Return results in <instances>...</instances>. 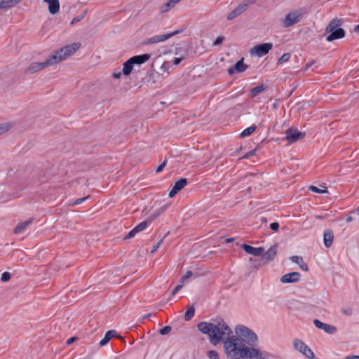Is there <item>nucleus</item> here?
I'll return each mask as SVG.
<instances>
[{
	"mask_svg": "<svg viewBox=\"0 0 359 359\" xmlns=\"http://www.w3.org/2000/svg\"><path fill=\"white\" fill-rule=\"evenodd\" d=\"M224 349L227 357L230 359H246L248 346L241 344L239 338L231 336L224 341Z\"/></svg>",
	"mask_w": 359,
	"mask_h": 359,
	"instance_id": "2",
	"label": "nucleus"
},
{
	"mask_svg": "<svg viewBox=\"0 0 359 359\" xmlns=\"http://www.w3.org/2000/svg\"><path fill=\"white\" fill-rule=\"evenodd\" d=\"M313 324L315 325V326L317 328H318L320 330H323L325 332H326L327 334H334L337 330V329L335 326H333V325H329L327 323H324L318 319H315L313 320Z\"/></svg>",
	"mask_w": 359,
	"mask_h": 359,
	"instance_id": "14",
	"label": "nucleus"
},
{
	"mask_svg": "<svg viewBox=\"0 0 359 359\" xmlns=\"http://www.w3.org/2000/svg\"><path fill=\"white\" fill-rule=\"evenodd\" d=\"M270 228L274 231H278L279 229V224L278 222H273L270 224Z\"/></svg>",
	"mask_w": 359,
	"mask_h": 359,
	"instance_id": "47",
	"label": "nucleus"
},
{
	"mask_svg": "<svg viewBox=\"0 0 359 359\" xmlns=\"http://www.w3.org/2000/svg\"><path fill=\"white\" fill-rule=\"evenodd\" d=\"M353 220V218L351 215H349L346 217V222H348V223L352 222Z\"/></svg>",
	"mask_w": 359,
	"mask_h": 359,
	"instance_id": "57",
	"label": "nucleus"
},
{
	"mask_svg": "<svg viewBox=\"0 0 359 359\" xmlns=\"http://www.w3.org/2000/svg\"><path fill=\"white\" fill-rule=\"evenodd\" d=\"M255 2V0L249 2H243L238 5L236 8H235L231 12H230L227 15V19L229 20H231L240 15L242 13H243L250 4H252Z\"/></svg>",
	"mask_w": 359,
	"mask_h": 359,
	"instance_id": "13",
	"label": "nucleus"
},
{
	"mask_svg": "<svg viewBox=\"0 0 359 359\" xmlns=\"http://www.w3.org/2000/svg\"><path fill=\"white\" fill-rule=\"evenodd\" d=\"M167 205H163L158 209L156 210L149 217L148 219L152 222L154 220H155L157 217H158L161 215H162L165 210L167 209Z\"/></svg>",
	"mask_w": 359,
	"mask_h": 359,
	"instance_id": "25",
	"label": "nucleus"
},
{
	"mask_svg": "<svg viewBox=\"0 0 359 359\" xmlns=\"http://www.w3.org/2000/svg\"><path fill=\"white\" fill-rule=\"evenodd\" d=\"M187 184L186 178H181L175 182L172 189L169 192V197H174L180 191H181Z\"/></svg>",
	"mask_w": 359,
	"mask_h": 359,
	"instance_id": "16",
	"label": "nucleus"
},
{
	"mask_svg": "<svg viewBox=\"0 0 359 359\" xmlns=\"http://www.w3.org/2000/svg\"><path fill=\"white\" fill-rule=\"evenodd\" d=\"M53 65V62L50 61V57H48L45 62H34L29 64L25 69L24 72L26 74H32L36 72H39L40 70Z\"/></svg>",
	"mask_w": 359,
	"mask_h": 359,
	"instance_id": "6",
	"label": "nucleus"
},
{
	"mask_svg": "<svg viewBox=\"0 0 359 359\" xmlns=\"http://www.w3.org/2000/svg\"><path fill=\"white\" fill-rule=\"evenodd\" d=\"M341 312L346 316H351L353 315V309L351 307H343L341 309Z\"/></svg>",
	"mask_w": 359,
	"mask_h": 359,
	"instance_id": "35",
	"label": "nucleus"
},
{
	"mask_svg": "<svg viewBox=\"0 0 359 359\" xmlns=\"http://www.w3.org/2000/svg\"><path fill=\"white\" fill-rule=\"evenodd\" d=\"M121 72H118V73L114 72V73L113 74V76H114V78H116V79H119V78L121 77Z\"/></svg>",
	"mask_w": 359,
	"mask_h": 359,
	"instance_id": "55",
	"label": "nucleus"
},
{
	"mask_svg": "<svg viewBox=\"0 0 359 359\" xmlns=\"http://www.w3.org/2000/svg\"><path fill=\"white\" fill-rule=\"evenodd\" d=\"M272 48L273 44L271 43H264L255 46L250 50V53L252 55H256L261 57L266 55Z\"/></svg>",
	"mask_w": 359,
	"mask_h": 359,
	"instance_id": "9",
	"label": "nucleus"
},
{
	"mask_svg": "<svg viewBox=\"0 0 359 359\" xmlns=\"http://www.w3.org/2000/svg\"><path fill=\"white\" fill-rule=\"evenodd\" d=\"M315 217L318 219H323L325 218V217L323 215H316Z\"/></svg>",
	"mask_w": 359,
	"mask_h": 359,
	"instance_id": "60",
	"label": "nucleus"
},
{
	"mask_svg": "<svg viewBox=\"0 0 359 359\" xmlns=\"http://www.w3.org/2000/svg\"><path fill=\"white\" fill-rule=\"evenodd\" d=\"M18 4L17 0H2L0 1V8H11Z\"/></svg>",
	"mask_w": 359,
	"mask_h": 359,
	"instance_id": "28",
	"label": "nucleus"
},
{
	"mask_svg": "<svg viewBox=\"0 0 359 359\" xmlns=\"http://www.w3.org/2000/svg\"><path fill=\"white\" fill-rule=\"evenodd\" d=\"M333 232L331 230H326L323 234L324 244L327 248H330L333 243Z\"/></svg>",
	"mask_w": 359,
	"mask_h": 359,
	"instance_id": "24",
	"label": "nucleus"
},
{
	"mask_svg": "<svg viewBox=\"0 0 359 359\" xmlns=\"http://www.w3.org/2000/svg\"><path fill=\"white\" fill-rule=\"evenodd\" d=\"M345 359H359V355H348Z\"/></svg>",
	"mask_w": 359,
	"mask_h": 359,
	"instance_id": "54",
	"label": "nucleus"
},
{
	"mask_svg": "<svg viewBox=\"0 0 359 359\" xmlns=\"http://www.w3.org/2000/svg\"><path fill=\"white\" fill-rule=\"evenodd\" d=\"M174 6L171 4L170 1H168L167 3L163 4L161 7V13H165L168 11L170 8H172Z\"/></svg>",
	"mask_w": 359,
	"mask_h": 359,
	"instance_id": "34",
	"label": "nucleus"
},
{
	"mask_svg": "<svg viewBox=\"0 0 359 359\" xmlns=\"http://www.w3.org/2000/svg\"><path fill=\"white\" fill-rule=\"evenodd\" d=\"M76 339H77V337H72L69 338V339L67 341V344H72L73 342H74Z\"/></svg>",
	"mask_w": 359,
	"mask_h": 359,
	"instance_id": "52",
	"label": "nucleus"
},
{
	"mask_svg": "<svg viewBox=\"0 0 359 359\" xmlns=\"http://www.w3.org/2000/svg\"><path fill=\"white\" fill-rule=\"evenodd\" d=\"M290 259L293 262L297 264L302 270H303L304 271H308L309 267H308L306 263L304 262V261L302 257L294 255V256L291 257Z\"/></svg>",
	"mask_w": 359,
	"mask_h": 359,
	"instance_id": "23",
	"label": "nucleus"
},
{
	"mask_svg": "<svg viewBox=\"0 0 359 359\" xmlns=\"http://www.w3.org/2000/svg\"><path fill=\"white\" fill-rule=\"evenodd\" d=\"M182 287V285H177L175 289L172 292V295H175L177 292Z\"/></svg>",
	"mask_w": 359,
	"mask_h": 359,
	"instance_id": "51",
	"label": "nucleus"
},
{
	"mask_svg": "<svg viewBox=\"0 0 359 359\" xmlns=\"http://www.w3.org/2000/svg\"><path fill=\"white\" fill-rule=\"evenodd\" d=\"M354 31H355L356 33H358V34H359V25H357L354 27Z\"/></svg>",
	"mask_w": 359,
	"mask_h": 359,
	"instance_id": "59",
	"label": "nucleus"
},
{
	"mask_svg": "<svg viewBox=\"0 0 359 359\" xmlns=\"http://www.w3.org/2000/svg\"><path fill=\"white\" fill-rule=\"evenodd\" d=\"M290 58V53H284L278 60V65H280L283 62H287Z\"/></svg>",
	"mask_w": 359,
	"mask_h": 359,
	"instance_id": "36",
	"label": "nucleus"
},
{
	"mask_svg": "<svg viewBox=\"0 0 359 359\" xmlns=\"http://www.w3.org/2000/svg\"><path fill=\"white\" fill-rule=\"evenodd\" d=\"M303 17V13L301 11H294L289 13L283 20L284 27H290L299 22Z\"/></svg>",
	"mask_w": 359,
	"mask_h": 359,
	"instance_id": "8",
	"label": "nucleus"
},
{
	"mask_svg": "<svg viewBox=\"0 0 359 359\" xmlns=\"http://www.w3.org/2000/svg\"><path fill=\"white\" fill-rule=\"evenodd\" d=\"M87 13H88V10L86 9V10L83 11V13L80 15L82 16V18H83L86 16V15L87 14Z\"/></svg>",
	"mask_w": 359,
	"mask_h": 359,
	"instance_id": "58",
	"label": "nucleus"
},
{
	"mask_svg": "<svg viewBox=\"0 0 359 359\" xmlns=\"http://www.w3.org/2000/svg\"><path fill=\"white\" fill-rule=\"evenodd\" d=\"M161 69L163 70V72H167L168 71V66H167V64L165 62H164L161 65Z\"/></svg>",
	"mask_w": 359,
	"mask_h": 359,
	"instance_id": "53",
	"label": "nucleus"
},
{
	"mask_svg": "<svg viewBox=\"0 0 359 359\" xmlns=\"http://www.w3.org/2000/svg\"><path fill=\"white\" fill-rule=\"evenodd\" d=\"M265 88L266 86L264 85H259L251 89L250 95L252 97H254L257 96L258 94L261 93Z\"/></svg>",
	"mask_w": 359,
	"mask_h": 359,
	"instance_id": "30",
	"label": "nucleus"
},
{
	"mask_svg": "<svg viewBox=\"0 0 359 359\" xmlns=\"http://www.w3.org/2000/svg\"><path fill=\"white\" fill-rule=\"evenodd\" d=\"M13 127L11 123H4L0 125V135L8 132Z\"/></svg>",
	"mask_w": 359,
	"mask_h": 359,
	"instance_id": "33",
	"label": "nucleus"
},
{
	"mask_svg": "<svg viewBox=\"0 0 359 359\" xmlns=\"http://www.w3.org/2000/svg\"><path fill=\"white\" fill-rule=\"evenodd\" d=\"M341 25V20L338 18H334L330 22L325 29L326 32L330 33V34L326 37V40L327 41H332L335 39H341L344 36V30L339 27Z\"/></svg>",
	"mask_w": 359,
	"mask_h": 359,
	"instance_id": "5",
	"label": "nucleus"
},
{
	"mask_svg": "<svg viewBox=\"0 0 359 359\" xmlns=\"http://www.w3.org/2000/svg\"><path fill=\"white\" fill-rule=\"evenodd\" d=\"M244 58H241L234 65L228 69V73L229 75H233L234 73H241L245 71L248 68V65L243 62Z\"/></svg>",
	"mask_w": 359,
	"mask_h": 359,
	"instance_id": "15",
	"label": "nucleus"
},
{
	"mask_svg": "<svg viewBox=\"0 0 359 359\" xmlns=\"http://www.w3.org/2000/svg\"><path fill=\"white\" fill-rule=\"evenodd\" d=\"M300 273L299 272H291L283 276L280 278V281L283 283H297L300 279Z\"/></svg>",
	"mask_w": 359,
	"mask_h": 359,
	"instance_id": "17",
	"label": "nucleus"
},
{
	"mask_svg": "<svg viewBox=\"0 0 359 359\" xmlns=\"http://www.w3.org/2000/svg\"><path fill=\"white\" fill-rule=\"evenodd\" d=\"M193 275V273L191 271H187L186 273L181 278L180 282L183 283L187 279L189 278Z\"/></svg>",
	"mask_w": 359,
	"mask_h": 359,
	"instance_id": "45",
	"label": "nucleus"
},
{
	"mask_svg": "<svg viewBox=\"0 0 359 359\" xmlns=\"http://www.w3.org/2000/svg\"><path fill=\"white\" fill-rule=\"evenodd\" d=\"M32 221H33L32 219H29L26 221L18 223L14 229V233L15 234L21 233L22 232H23L25 230V229L29 225H30L32 223Z\"/></svg>",
	"mask_w": 359,
	"mask_h": 359,
	"instance_id": "22",
	"label": "nucleus"
},
{
	"mask_svg": "<svg viewBox=\"0 0 359 359\" xmlns=\"http://www.w3.org/2000/svg\"><path fill=\"white\" fill-rule=\"evenodd\" d=\"M198 329L202 333L209 336L210 341L217 345L224 339L231 337V330L223 320H213V322H201L198 324Z\"/></svg>",
	"mask_w": 359,
	"mask_h": 359,
	"instance_id": "1",
	"label": "nucleus"
},
{
	"mask_svg": "<svg viewBox=\"0 0 359 359\" xmlns=\"http://www.w3.org/2000/svg\"><path fill=\"white\" fill-rule=\"evenodd\" d=\"M165 236H164L156 245H154L151 250V253H154L155 252L157 249L161 246V245L162 244L164 238H165Z\"/></svg>",
	"mask_w": 359,
	"mask_h": 359,
	"instance_id": "42",
	"label": "nucleus"
},
{
	"mask_svg": "<svg viewBox=\"0 0 359 359\" xmlns=\"http://www.w3.org/2000/svg\"><path fill=\"white\" fill-rule=\"evenodd\" d=\"M313 63H314V62H313V61H311V62L307 63V64L306 65L305 69H309L310 67H311V66L313 65Z\"/></svg>",
	"mask_w": 359,
	"mask_h": 359,
	"instance_id": "56",
	"label": "nucleus"
},
{
	"mask_svg": "<svg viewBox=\"0 0 359 359\" xmlns=\"http://www.w3.org/2000/svg\"><path fill=\"white\" fill-rule=\"evenodd\" d=\"M236 337L239 338L240 342H245L248 346H254L257 342V334L248 327L244 325H237L235 327Z\"/></svg>",
	"mask_w": 359,
	"mask_h": 359,
	"instance_id": "4",
	"label": "nucleus"
},
{
	"mask_svg": "<svg viewBox=\"0 0 359 359\" xmlns=\"http://www.w3.org/2000/svg\"><path fill=\"white\" fill-rule=\"evenodd\" d=\"M136 233L137 231H135V229H133L124 237V240L133 238Z\"/></svg>",
	"mask_w": 359,
	"mask_h": 359,
	"instance_id": "46",
	"label": "nucleus"
},
{
	"mask_svg": "<svg viewBox=\"0 0 359 359\" xmlns=\"http://www.w3.org/2000/svg\"><path fill=\"white\" fill-rule=\"evenodd\" d=\"M11 279V273L9 272H4L1 274V280L2 282H6L8 281Z\"/></svg>",
	"mask_w": 359,
	"mask_h": 359,
	"instance_id": "39",
	"label": "nucleus"
},
{
	"mask_svg": "<svg viewBox=\"0 0 359 359\" xmlns=\"http://www.w3.org/2000/svg\"><path fill=\"white\" fill-rule=\"evenodd\" d=\"M43 2L48 4V11L50 14L54 15L58 13L60 10L59 0H43Z\"/></svg>",
	"mask_w": 359,
	"mask_h": 359,
	"instance_id": "21",
	"label": "nucleus"
},
{
	"mask_svg": "<svg viewBox=\"0 0 359 359\" xmlns=\"http://www.w3.org/2000/svg\"><path fill=\"white\" fill-rule=\"evenodd\" d=\"M195 308L193 305L190 306L184 314V320L186 321L190 320L194 316Z\"/></svg>",
	"mask_w": 359,
	"mask_h": 359,
	"instance_id": "31",
	"label": "nucleus"
},
{
	"mask_svg": "<svg viewBox=\"0 0 359 359\" xmlns=\"http://www.w3.org/2000/svg\"><path fill=\"white\" fill-rule=\"evenodd\" d=\"M171 327L170 326H165L161 329L159 330V333L162 335H165L168 334L171 331Z\"/></svg>",
	"mask_w": 359,
	"mask_h": 359,
	"instance_id": "40",
	"label": "nucleus"
},
{
	"mask_svg": "<svg viewBox=\"0 0 359 359\" xmlns=\"http://www.w3.org/2000/svg\"><path fill=\"white\" fill-rule=\"evenodd\" d=\"M208 355L210 359H219V355L215 351H210L208 353Z\"/></svg>",
	"mask_w": 359,
	"mask_h": 359,
	"instance_id": "41",
	"label": "nucleus"
},
{
	"mask_svg": "<svg viewBox=\"0 0 359 359\" xmlns=\"http://www.w3.org/2000/svg\"><path fill=\"white\" fill-rule=\"evenodd\" d=\"M357 212L358 215H359V206L357 208V209L353 211L352 212Z\"/></svg>",
	"mask_w": 359,
	"mask_h": 359,
	"instance_id": "61",
	"label": "nucleus"
},
{
	"mask_svg": "<svg viewBox=\"0 0 359 359\" xmlns=\"http://www.w3.org/2000/svg\"><path fill=\"white\" fill-rule=\"evenodd\" d=\"M232 241H233V238L226 239V242H228V243L231 242Z\"/></svg>",
	"mask_w": 359,
	"mask_h": 359,
	"instance_id": "62",
	"label": "nucleus"
},
{
	"mask_svg": "<svg viewBox=\"0 0 359 359\" xmlns=\"http://www.w3.org/2000/svg\"><path fill=\"white\" fill-rule=\"evenodd\" d=\"M83 19L82 16L81 15H78L75 18H74L71 22V25H74L75 23H77L79 22H80L81 20Z\"/></svg>",
	"mask_w": 359,
	"mask_h": 359,
	"instance_id": "50",
	"label": "nucleus"
},
{
	"mask_svg": "<svg viewBox=\"0 0 359 359\" xmlns=\"http://www.w3.org/2000/svg\"><path fill=\"white\" fill-rule=\"evenodd\" d=\"M166 163H167V161H164L156 170V172H160L163 170V169L165 168V166L166 165Z\"/></svg>",
	"mask_w": 359,
	"mask_h": 359,
	"instance_id": "49",
	"label": "nucleus"
},
{
	"mask_svg": "<svg viewBox=\"0 0 359 359\" xmlns=\"http://www.w3.org/2000/svg\"><path fill=\"white\" fill-rule=\"evenodd\" d=\"M123 74L128 76L129 75L133 69V65L131 64L130 61L128 60L126 62H125L123 65Z\"/></svg>",
	"mask_w": 359,
	"mask_h": 359,
	"instance_id": "27",
	"label": "nucleus"
},
{
	"mask_svg": "<svg viewBox=\"0 0 359 359\" xmlns=\"http://www.w3.org/2000/svg\"><path fill=\"white\" fill-rule=\"evenodd\" d=\"M90 196H88L86 197H83L78 198L75 200L72 203L70 204V205H76L82 203L83 201H85Z\"/></svg>",
	"mask_w": 359,
	"mask_h": 359,
	"instance_id": "43",
	"label": "nucleus"
},
{
	"mask_svg": "<svg viewBox=\"0 0 359 359\" xmlns=\"http://www.w3.org/2000/svg\"><path fill=\"white\" fill-rule=\"evenodd\" d=\"M285 139L289 144L294 143L298 140L303 139L305 136L304 133L299 132L297 129L288 128L285 132Z\"/></svg>",
	"mask_w": 359,
	"mask_h": 359,
	"instance_id": "12",
	"label": "nucleus"
},
{
	"mask_svg": "<svg viewBox=\"0 0 359 359\" xmlns=\"http://www.w3.org/2000/svg\"><path fill=\"white\" fill-rule=\"evenodd\" d=\"M181 32H182L181 30H177V31H175L173 32L168 33L166 34H161V35H156V36H151L146 41L144 44L149 45V44H154V43H157L165 41L169 39L170 38H171L172 36L180 33Z\"/></svg>",
	"mask_w": 359,
	"mask_h": 359,
	"instance_id": "11",
	"label": "nucleus"
},
{
	"mask_svg": "<svg viewBox=\"0 0 359 359\" xmlns=\"http://www.w3.org/2000/svg\"><path fill=\"white\" fill-rule=\"evenodd\" d=\"M151 57V55L149 54L145 53L140 55H135L129 59L131 64L137 65H141L142 64H144V62H147Z\"/></svg>",
	"mask_w": 359,
	"mask_h": 359,
	"instance_id": "18",
	"label": "nucleus"
},
{
	"mask_svg": "<svg viewBox=\"0 0 359 359\" xmlns=\"http://www.w3.org/2000/svg\"><path fill=\"white\" fill-rule=\"evenodd\" d=\"M115 332L114 330H109L106 332L104 338L100 341V346H104L106 345L109 340L114 336Z\"/></svg>",
	"mask_w": 359,
	"mask_h": 359,
	"instance_id": "26",
	"label": "nucleus"
},
{
	"mask_svg": "<svg viewBox=\"0 0 359 359\" xmlns=\"http://www.w3.org/2000/svg\"><path fill=\"white\" fill-rule=\"evenodd\" d=\"M246 359H270V355L265 351L255 348L248 347Z\"/></svg>",
	"mask_w": 359,
	"mask_h": 359,
	"instance_id": "10",
	"label": "nucleus"
},
{
	"mask_svg": "<svg viewBox=\"0 0 359 359\" xmlns=\"http://www.w3.org/2000/svg\"><path fill=\"white\" fill-rule=\"evenodd\" d=\"M242 248L248 254L254 256H260L263 254L264 249L262 247L254 248L251 245L243 244Z\"/></svg>",
	"mask_w": 359,
	"mask_h": 359,
	"instance_id": "19",
	"label": "nucleus"
},
{
	"mask_svg": "<svg viewBox=\"0 0 359 359\" xmlns=\"http://www.w3.org/2000/svg\"><path fill=\"white\" fill-rule=\"evenodd\" d=\"M151 314H147L143 317V319L147 318L149 316H150Z\"/></svg>",
	"mask_w": 359,
	"mask_h": 359,
	"instance_id": "63",
	"label": "nucleus"
},
{
	"mask_svg": "<svg viewBox=\"0 0 359 359\" xmlns=\"http://www.w3.org/2000/svg\"><path fill=\"white\" fill-rule=\"evenodd\" d=\"M278 245H272L265 253L262 254V259H266L265 262L273 260L277 254Z\"/></svg>",
	"mask_w": 359,
	"mask_h": 359,
	"instance_id": "20",
	"label": "nucleus"
},
{
	"mask_svg": "<svg viewBox=\"0 0 359 359\" xmlns=\"http://www.w3.org/2000/svg\"><path fill=\"white\" fill-rule=\"evenodd\" d=\"M293 347L295 350L302 353L309 359H313L315 355L311 348L301 339H295L293 342Z\"/></svg>",
	"mask_w": 359,
	"mask_h": 359,
	"instance_id": "7",
	"label": "nucleus"
},
{
	"mask_svg": "<svg viewBox=\"0 0 359 359\" xmlns=\"http://www.w3.org/2000/svg\"><path fill=\"white\" fill-rule=\"evenodd\" d=\"M81 45L79 43H74L70 45H67L55 51L49 57L50 61L53 62V65L63 61L72 55L77 50L79 49Z\"/></svg>",
	"mask_w": 359,
	"mask_h": 359,
	"instance_id": "3",
	"label": "nucleus"
},
{
	"mask_svg": "<svg viewBox=\"0 0 359 359\" xmlns=\"http://www.w3.org/2000/svg\"><path fill=\"white\" fill-rule=\"evenodd\" d=\"M309 189L312 191H313V192L318 193V194L327 193V189H318V187H316L315 186H310L309 187Z\"/></svg>",
	"mask_w": 359,
	"mask_h": 359,
	"instance_id": "37",
	"label": "nucleus"
},
{
	"mask_svg": "<svg viewBox=\"0 0 359 359\" xmlns=\"http://www.w3.org/2000/svg\"><path fill=\"white\" fill-rule=\"evenodd\" d=\"M151 221L147 218L146 220L140 222L138 225H137L134 229L137 233H139L143 230H144L150 224Z\"/></svg>",
	"mask_w": 359,
	"mask_h": 359,
	"instance_id": "29",
	"label": "nucleus"
},
{
	"mask_svg": "<svg viewBox=\"0 0 359 359\" xmlns=\"http://www.w3.org/2000/svg\"><path fill=\"white\" fill-rule=\"evenodd\" d=\"M225 38L224 36H218L215 41L213 42L212 43V46H219L220 44H222L223 43V41H224Z\"/></svg>",
	"mask_w": 359,
	"mask_h": 359,
	"instance_id": "38",
	"label": "nucleus"
},
{
	"mask_svg": "<svg viewBox=\"0 0 359 359\" xmlns=\"http://www.w3.org/2000/svg\"><path fill=\"white\" fill-rule=\"evenodd\" d=\"M256 126L255 125L251 126L249 128H245L240 135L241 137H245L250 135L255 130Z\"/></svg>",
	"mask_w": 359,
	"mask_h": 359,
	"instance_id": "32",
	"label": "nucleus"
},
{
	"mask_svg": "<svg viewBox=\"0 0 359 359\" xmlns=\"http://www.w3.org/2000/svg\"><path fill=\"white\" fill-rule=\"evenodd\" d=\"M255 149H252L248 153H246L243 156V158H248L255 154Z\"/></svg>",
	"mask_w": 359,
	"mask_h": 359,
	"instance_id": "48",
	"label": "nucleus"
},
{
	"mask_svg": "<svg viewBox=\"0 0 359 359\" xmlns=\"http://www.w3.org/2000/svg\"><path fill=\"white\" fill-rule=\"evenodd\" d=\"M187 54L182 55L179 57H175L173 60V65H178L182 60H184L186 57Z\"/></svg>",
	"mask_w": 359,
	"mask_h": 359,
	"instance_id": "44",
	"label": "nucleus"
}]
</instances>
